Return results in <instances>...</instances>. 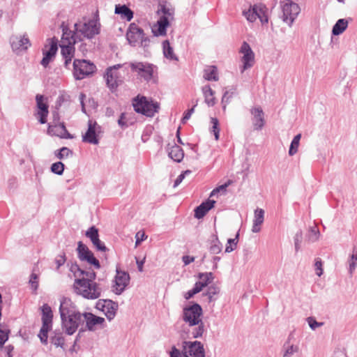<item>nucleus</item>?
Here are the masks:
<instances>
[{"instance_id": "nucleus-1", "label": "nucleus", "mask_w": 357, "mask_h": 357, "mask_svg": "<svg viewBox=\"0 0 357 357\" xmlns=\"http://www.w3.org/2000/svg\"><path fill=\"white\" fill-rule=\"evenodd\" d=\"M96 278V273L93 271H89L86 277L75 279L73 284L75 294L89 300L100 297L102 288L94 281Z\"/></svg>"}, {"instance_id": "nucleus-2", "label": "nucleus", "mask_w": 357, "mask_h": 357, "mask_svg": "<svg viewBox=\"0 0 357 357\" xmlns=\"http://www.w3.org/2000/svg\"><path fill=\"white\" fill-rule=\"evenodd\" d=\"M202 315V308L197 303L187 306L183 310L182 319L183 321L189 326H197L192 331V337L194 338L202 337L205 331L204 324L201 318Z\"/></svg>"}, {"instance_id": "nucleus-3", "label": "nucleus", "mask_w": 357, "mask_h": 357, "mask_svg": "<svg viewBox=\"0 0 357 357\" xmlns=\"http://www.w3.org/2000/svg\"><path fill=\"white\" fill-rule=\"evenodd\" d=\"M157 13L160 18L157 24L153 26L152 32L155 36H165L167 32V27L174 19V8L169 3H161L159 5Z\"/></svg>"}, {"instance_id": "nucleus-4", "label": "nucleus", "mask_w": 357, "mask_h": 357, "mask_svg": "<svg viewBox=\"0 0 357 357\" xmlns=\"http://www.w3.org/2000/svg\"><path fill=\"white\" fill-rule=\"evenodd\" d=\"M100 23L98 20H89L88 22H79L74 24L72 36L77 42L84 38H92L100 32Z\"/></svg>"}, {"instance_id": "nucleus-5", "label": "nucleus", "mask_w": 357, "mask_h": 357, "mask_svg": "<svg viewBox=\"0 0 357 357\" xmlns=\"http://www.w3.org/2000/svg\"><path fill=\"white\" fill-rule=\"evenodd\" d=\"M61 27L63 31L60 44L61 52L64 59V65L66 67H68L74 56V45L77 41L72 36V30L69 29L64 22L61 24Z\"/></svg>"}, {"instance_id": "nucleus-6", "label": "nucleus", "mask_w": 357, "mask_h": 357, "mask_svg": "<svg viewBox=\"0 0 357 357\" xmlns=\"http://www.w3.org/2000/svg\"><path fill=\"white\" fill-rule=\"evenodd\" d=\"M124 64H116L109 67L105 73V79L107 86L112 92L115 91L123 82V75L127 72L128 68Z\"/></svg>"}, {"instance_id": "nucleus-7", "label": "nucleus", "mask_w": 357, "mask_h": 357, "mask_svg": "<svg viewBox=\"0 0 357 357\" xmlns=\"http://www.w3.org/2000/svg\"><path fill=\"white\" fill-rule=\"evenodd\" d=\"M183 344V352H181L175 347H173L169 357H206L202 342L199 341L184 342Z\"/></svg>"}, {"instance_id": "nucleus-8", "label": "nucleus", "mask_w": 357, "mask_h": 357, "mask_svg": "<svg viewBox=\"0 0 357 357\" xmlns=\"http://www.w3.org/2000/svg\"><path fill=\"white\" fill-rule=\"evenodd\" d=\"M281 19L289 26H291L301 13L299 5L291 0H284L280 3Z\"/></svg>"}, {"instance_id": "nucleus-9", "label": "nucleus", "mask_w": 357, "mask_h": 357, "mask_svg": "<svg viewBox=\"0 0 357 357\" xmlns=\"http://www.w3.org/2000/svg\"><path fill=\"white\" fill-rule=\"evenodd\" d=\"M41 311L43 324L38 336L43 344H47L48 340L47 334L52 327L53 312L47 304H44L41 307Z\"/></svg>"}, {"instance_id": "nucleus-10", "label": "nucleus", "mask_w": 357, "mask_h": 357, "mask_svg": "<svg viewBox=\"0 0 357 357\" xmlns=\"http://www.w3.org/2000/svg\"><path fill=\"white\" fill-rule=\"evenodd\" d=\"M133 107L135 111L146 116L151 117L159 109L157 102L149 101L146 97H137L134 99Z\"/></svg>"}, {"instance_id": "nucleus-11", "label": "nucleus", "mask_w": 357, "mask_h": 357, "mask_svg": "<svg viewBox=\"0 0 357 357\" xmlns=\"http://www.w3.org/2000/svg\"><path fill=\"white\" fill-rule=\"evenodd\" d=\"M126 38L129 44L133 47L140 45L146 47L149 43V39L144 37V31L135 23H131L126 33Z\"/></svg>"}, {"instance_id": "nucleus-12", "label": "nucleus", "mask_w": 357, "mask_h": 357, "mask_svg": "<svg viewBox=\"0 0 357 357\" xmlns=\"http://www.w3.org/2000/svg\"><path fill=\"white\" fill-rule=\"evenodd\" d=\"M131 70L136 73L137 77L147 82L153 79L155 67L147 62H132L129 64Z\"/></svg>"}, {"instance_id": "nucleus-13", "label": "nucleus", "mask_w": 357, "mask_h": 357, "mask_svg": "<svg viewBox=\"0 0 357 357\" xmlns=\"http://www.w3.org/2000/svg\"><path fill=\"white\" fill-rule=\"evenodd\" d=\"M95 70V65L86 60L75 59L73 62V75L77 80L85 78L92 74Z\"/></svg>"}, {"instance_id": "nucleus-14", "label": "nucleus", "mask_w": 357, "mask_h": 357, "mask_svg": "<svg viewBox=\"0 0 357 357\" xmlns=\"http://www.w3.org/2000/svg\"><path fill=\"white\" fill-rule=\"evenodd\" d=\"M130 282V275L126 272L119 270L118 268L116 270V275L113 280L112 289L114 293L117 295L121 294Z\"/></svg>"}, {"instance_id": "nucleus-15", "label": "nucleus", "mask_w": 357, "mask_h": 357, "mask_svg": "<svg viewBox=\"0 0 357 357\" xmlns=\"http://www.w3.org/2000/svg\"><path fill=\"white\" fill-rule=\"evenodd\" d=\"M61 319L63 329L66 333L71 335L77 330L78 327L84 323L83 313L75 316H69Z\"/></svg>"}, {"instance_id": "nucleus-16", "label": "nucleus", "mask_w": 357, "mask_h": 357, "mask_svg": "<svg viewBox=\"0 0 357 357\" xmlns=\"http://www.w3.org/2000/svg\"><path fill=\"white\" fill-rule=\"evenodd\" d=\"M9 41L12 50L17 54L26 51L31 45L26 34L13 35Z\"/></svg>"}, {"instance_id": "nucleus-17", "label": "nucleus", "mask_w": 357, "mask_h": 357, "mask_svg": "<svg viewBox=\"0 0 357 357\" xmlns=\"http://www.w3.org/2000/svg\"><path fill=\"white\" fill-rule=\"evenodd\" d=\"M240 53L243 54L241 57L242 66H240L241 73H243L245 70L253 66L255 63V54L247 42L243 43L240 49Z\"/></svg>"}, {"instance_id": "nucleus-18", "label": "nucleus", "mask_w": 357, "mask_h": 357, "mask_svg": "<svg viewBox=\"0 0 357 357\" xmlns=\"http://www.w3.org/2000/svg\"><path fill=\"white\" fill-rule=\"evenodd\" d=\"M59 313L61 319L81 314L72 300L66 297H63L60 299Z\"/></svg>"}, {"instance_id": "nucleus-19", "label": "nucleus", "mask_w": 357, "mask_h": 357, "mask_svg": "<svg viewBox=\"0 0 357 357\" xmlns=\"http://www.w3.org/2000/svg\"><path fill=\"white\" fill-rule=\"evenodd\" d=\"M100 131L101 127L95 121L89 120L88 121V129L82 136V141L91 144H98L99 143L98 133Z\"/></svg>"}, {"instance_id": "nucleus-20", "label": "nucleus", "mask_w": 357, "mask_h": 357, "mask_svg": "<svg viewBox=\"0 0 357 357\" xmlns=\"http://www.w3.org/2000/svg\"><path fill=\"white\" fill-rule=\"evenodd\" d=\"M48 44L45 46L44 50H43V58L40 62L41 65L46 68L52 58L55 56L57 50V40L54 38H50L47 40Z\"/></svg>"}, {"instance_id": "nucleus-21", "label": "nucleus", "mask_w": 357, "mask_h": 357, "mask_svg": "<svg viewBox=\"0 0 357 357\" xmlns=\"http://www.w3.org/2000/svg\"><path fill=\"white\" fill-rule=\"evenodd\" d=\"M250 112L254 130H261L266 123L264 112L262 108L259 106L253 107L250 109Z\"/></svg>"}, {"instance_id": "nucleus-22", "label": "nucleus", "mask_w": 357, "mask_h": 357, "mask_svg": "<svg viewBox=\"0 0 357 357\" xmlns=\"http://www.w3.org/2000/svg\"><path fill=\"white\" fill-rule=\"evenodd\" d=\"M84 322H86V327L89 331H93L98 326L102 327L105 322L103 317H98L91 312L83 313Z\"/></svg>"}, {"instance_id": "nucleus-23", "label": "nucleus", "mask_w": 357, "mask_h": 357, "mask_svg": "<svg viewBox=\"0 0 357 357\" xmlns=\"http://www.w3.org/2000/svg\"><path fill=\"white\" fill-rule=\"evenodd\" d=\"M98 306H101L100 309L109 321L112 320L115 317L118 309V304L110 300H105L102 303L99 302Z\"/></svg>"}, {"instance_id": "nucleus-24", "label": "nucleus", "mask_w": 357, "mask_h": 357, "mask_svg": "<svg viewBox=\"0 0 357 357\" xmlns=\"http://www.w3.org/2000/svg\"><path fill=\"white\" fill-rule=\"evenodd\" d=\"M215 201L207 199L202 202L199 206L195 209V217L197 219H201L205 216L207 212L213 208Z\"/></svg>"}, {"instance_id": "nucleus-25", "label": "nucleus", "mask_w": 357, "mask_h": 357, "mask_svg": "<svg viewBox=\"0 0 357 357\" xmlns=\"http://www.w3.org/2000/svg\"><path fill=\"white\" fill-rule=\"evenodd\" d=\"M47 132L52 135L57 136L61 138H70V134L68 132L63 123L49 126Z\"/></svg>"}, {"instance_id": "nucleus-26", "label": "nucleus", "mask_w": 357, "mask_h": 357, "mask_svg": "<svg viewBox=\"0 0 357 357\" xmlns=\"http://www.w3.org/2000/svg\"><path fill=\"white\" fill-rule=\"evenodd\" d=\"M264 220V211L261 208H257L255 211L252 231L258 233L261 230V226Z\"/></svg>"}, {"instance_id": "nucleus-27", "label": "nucleus", "mask_w": 357, "mask_h": 357, "mask_svg": "<svg viewBox=\"0 0 357 357\" xmlns=\"http://www.w3.org/2000/svg\"><path fill=\"white\" fill-rule=\"evenodd\" d=\"M202 91L204 97V102L208 107H213L215 105V91L209 85L202 86Z\"/></svg>"}, {"instance_id": "nucleus-28", "label": "nucleus", "mask_w": 357, "mask_h": 357, "mask_svg": "<svg viewBox=\"0 0 357 357\" xmlns=\"http://www.w3.org/2000/svg\"><path fill=\"white\" fill-rule=\"evenodd\" d=\"M298 350V346L291 342V337L289 336L282 347V356L291 357L294 354L297 353Z\"/></svg>"}, {"instance_id": "nucleus-29", "label": "nucleus", "mask_w": 357, "mask_h": 357, "mask_svg": "<svg viewBox=\"0 0 357 357\" xmlns=\"http://www.w3.org/2000/svg\"><path fill=\"white\" fill-rule=\"evenodd\" d=\"M167 151L169 158L175 162H180L184 157L183 149L176 144H174L169 147Z\"/></svg>"}, {"instance_id": "nucleus-30", "label": "nucleus", "mask_w": 357, "mask_h": 357, "mask_svg": "<svg viewBox=\"0 0 357 357\" xmlns=\"http://www.w3.org/2000/svg\"><path fill=\"white\" fill-rule=\"evenodd\" d=\"M115 13L120 15L121 19L130 22L133 18V12L126 5H116Z\"/></svg>"}, {"instance_id": "nucleus-31", "label": "nucleus", "mask_w": 357, "mask_h": 357, "mask_svg": "<svg viewBox=\"0 0 357 357\" xmlns=\"http://www.w3.org/2000/svg\"><path fill=\"white\" fill-rule=\"evenodd\" d=\"M199 281L195 284L200 288L202 291L204 287H206L210 284L214 279L213 274L212 273H200L198 275Z\"/></svg>"}, {"instance_id": "nucleus-32", "label": "nucleus", "mask_w": 357, "mask_h": 357, "mask_svg": "<svg viewBox=\"0 0 357 357\" xmlns=\"http://www.w3.org/2000/svg\"><path fill=\"white\" fill-rule=\"evenodd\" d=\"M208 250L213 255H218L222 252V245L219 241L217 234L211 235Z\"/></svg>"}, {"instance_id": "nucleus-33", "label": "nucleus", "mask_w": 357, "mask_h": 357, "mask_svg": "<svg viewBox=\"0 0 357 357\" xmlns=\"http://www.w3.org/2000/svg\"><path fill=\"white\" fill-rule=\"evenodd\" d=\"M204 78L208 81H218L219 79L218 68L215 66H208L204 70Z\"/></svg>"}, {"instance_id": "nucleus-34", "label": "nucleus", "mask_w": 357, "mask_h": 357, "mask_svg": "<svg viewBox=\"0 0 357 357\" xmlns=\"http://www.w3.org/2000/svg\"><path fill=\"white\" fill-rule=\"evenodd\" d=\"M255 10H256V16L257 18H259L261 22V24H266L268 22V8L267 7L262 4H255Z\"/></svg>"}, {"instance_id": "nucleus-35", "label": "nucleus", "mask_w": 357, "mask_h": 357, "mask_svg": "<svg viewBox=\"0 0 357 357\" xmlns=\"http://www.w3.org/2000/svg\"><path fill=\"white\" fill-rule=\"evenodd\" d=\"M348 273L352 275L357 268V247H354L348 259Z\"/></svg>"}, {"instance_id": "nucleus-36", "label": "nucleus", "mask_w": 357, "mask_h": 357, "mask_svg": "<svg viewBox=\"0 0 357 357\" xmlns=\"http://www.w3.org/2000/svg\"><path fill=\"white\" fill-rule=\"evenodd\" d=\"M162 50L164 56L169 61H178V56L175 54L173 47L170 45L169 42L166 40L162 43Z\"/></svg>"}, {"instance_id": "nucleus-37", "label": "nucleus", "mask_w": 357, "mask_h": 357, "mask_svg": "<svg viewBox=\"0 0 357 357\" xmlns=\"http://www.w3.org/2000/svg\"><path fill=\"white\" fill-rule=\"evenodd\" d=\"M348 26V22L345 19L338 20L333 27L332 33L335 36H338L344 32Z\"/></svg>"}, {"instance_id": "nucleus-38", "label": "nucleus", "mask_w": 357, "mask_h": 357, "mask_svg": "<svg viewBox=\"0 0 357 357\" xmlns=\"http://www.w3.org/2000/svg\"><path fill=\"white\" fill-rule=\"evenodd\" d=\"M77 251L78 258L81 261L84 260V259H85L86 256L92 253V252L88 248V247L86 245L83 244L82 241L78 242Z\"/></svg>"}, {"instance_id": "nucleus-39", "label": "nucleus", "mask_w": 357, "mask_h": 357, "mask_svg": "<svg viewBox=\"0 0 357 357\" xmlns=\"http://www.w3.org/2000/svg\"><path fill=\"white\" fill-rule=\"evenodd\" d=\"M64 337L63 334L60 331H55L54 335L51 337V342L56 347H63L64 345Z\"/></svg>"}, {"instance_id": "nucleus-40", "label": "nucleus", "mask_w": 357, "mask_h": 357, "mask_svg": "<svg viewBox=\"0 0 357 357\" xmlns=\"http://www.w3.org/2000/svg\"><path fill=\"white\" fill-rule=\"evenodd\" d=\"M301 135L298 134L293 138L289 149V155L292 156L298 152Z\"/></svg>"}, {"instance_id": "nucleus-41", "label": "nucleus", "mask_w": 357, "mask_h": 357, "mask_svg": "<svg viewBox=\"0 0 357 357\" xmlns=\"http://www.w3.org/2000/svg\"><path fill=\"white\" fill-rule=\"evenodd\" d=\"M70 271L73 273L75 278H82L86 277V273L88 271L82 270L77 264H72L70 266Z\"/></svg>"}, {"instance_id": "nucleus-42", "label": "nucleus", "mask_w": 357, "mask_h": 357, "mask_svg": "<svg viewBox=\"0 0 357 357\" xmlns=\"http://www.w3.org/2000/svg\"><path fill=\"white\" fill-rule=\"evenodd\" d=\"M37 110H48V105L44 96L37 94L36 96Z\"/></svg>"}, {"instance_id": "nucleus-43", "label": "nucleus", "mask_w": 357, "mask_h": 357, "mask_svg": "<svg viewBox=\"0 0 357 357\" xmlns=\"http://www.w3.org/2000/svg\"><path fill=\"white\" fill-rule=\"evenodd\" d=\"M255 6H251L247 11H243V15L250 22H253L257 20Z\"/></svg>"}, {"instance_id": "nucleus-44", "label": "nucleus", "mask_w": 357, "mask_h": 357, "mask_svg": "<svg viewBox=\"0 0 357 357\" xmlns=\"http://www.w3.org/2000/svg\"><path fill=\"white\" fill-rule=\"evenodd\" d=\"M238 238V234L236 235L234 238H229L225 248V252L229 253L236 248Z\"/></svg>"}, {"instance_id": "nucleus-45", "label": "nucleus", "mask_w": 357, "mask_h": 357, "mask_svg": "<svg viewBox=\"0 0 357 357\" xmlns=\"http://www.w3.org/2000/svg\"><path fill=\"white\" fill-rule=\"evenodd\" d=\"M235 89H234L232 91H226L223 96L222 98V103L223 104L222 109L223 111H225L227 104H229L230 99L233 97V95L234 94Z\"/></svg>"}, {"instance_id": "nucleus-46", "label": "nucleus", "mask_w": 357, "mask_h": 357, "mask_svg": "<svg viewBox=\"0 0 357 357\" xmlns=\"http://www.w3.org/2000/svg\"><path fill=\"white\" fill-rule=\"evenodd\" d=\"M211 123L212 124L211 131L214 134L215 140H218L220 135L219 121L216 118H211Z\"/></svg>"}, {"instance_id": "nucleus-47", "label": "nucleus", "mask_w": 357, "mask_h": 357, "mask_svg": "<svg viewBox=\"0 0 357 357\" xmlns=\"http://www.w3.org/2000/svg\"><path fill=\"white\" fill-rule=\"evenodd\" d=\"M83 261H86L88 264L93 265L96 269H99L100 268V264L99 261L94 257L93 252L89 255L86 256Z\"/></svg>"}, {"instance_id": "nucleus-48", "label": "nucleus", "mask_w": 357, "mask_h": 357, "mask_svg": "<svg viewBox=\"0 0 357 357\" xmlns=\"http://www.w3.org/2000/svg\"><path fill=\"white\" fill-rule=\"evenodd\" d=\"M64 170V165L61 162H56L52 165L51 171L58 175H61Z\"/></svg>"}, {"instance_id": "nucleus-49", "label": "nucleus", "mask_w": 357, "mask_h": 357, "mask_svg": "<svg viewBox=\"0 0 357 357\" xmlns=\"http://www.w3.org/2000/svg\"><path fill=\"white\" fill-rule=\"evenodd\" d=\"M86 236L92 241L99 238L98 230L94 226L91 227L86 232Z\"/></svg>"}, {"instance_id": "nucleus-50", "label": "nucleus", "mask_w": 357, "mask_h": 357, "mask_svg": "<svg viewBox=\"0 0 357 357\" xmlns=\"http://www.w3.org/2000/svg\"><path fill=\"white\" fill-rule=\"evenodd\" d=\"M48 114L49 110H37L35 115L41 124H45L47 122Z\"/></svg>"}, {"instance_id": "nucleus-51", "label": "nucleus", "mask_w": 357, "mask_h": 357, "mask_svg": "<svg viewBox=\"0 0 357 357\" xmlns=\"http://www.w3.org/2000/svg\"><path fill=\"white\" fill-rule=\"evenodd\" d=\"M58 153H56V156L59 159H64L68 158L70 155L72 154V151L67 147H62L61 149L57 151Z\"/></svg>"}, {"instance_id": "nucleus-52", "label": "nucleus", "mask_w": 357, "mask_h": 357, "mask_svg": "<svg viewBox=\"0 0 357 357\" xmlns=\"http://www.w3.org/2000/svg\"><path fill=\"white\" fill-rule=\"evenodd\" d=\"M320 236L319 231L317 229L316 227H311L310 230V234H309V240L315 242L317 241Z\"/></svg>"}, {"instance_id": "nucleus-53", "label": "nucleus", "mask_w": 357, "mask_h": 357, "mask_svg": "<svg viewBox=\"0 0 357 357\" xmlns=\"http://www.w3.org/2000/svg\"><path fill=\"white\" fill-rule=\"evenodd\" d=\"M303 239V233L301 231H297V233L295 234V236L294 238V245H295V250L296 252H298L300 249L301 243L302 242Z\"/></svg>"}, {"instance_id": "nucleus-54", "label": "nucleus", "mask_w": 357, "mask_h": 357, "mask_svg": "<svg viewBox=\"0 0 357 357\" xmlns=\"http://www.w3.org/2000/svg\"><path fill=\"white\" fill-rule=\"evenodd\" d=\"M323 264L320 259H317L314 263V268L316 275L319 277L323 275Z\"/></svg>"}, {"instance_id": "nucleus-55", "label": "nucleus", "mask_w": 357, "mask_h": 357, "mask_svg": "<svg viewBox=\"0 0 357 357\" xmlns=\"http://www.w3.org/2000/svg\"><path fill=\"white\" fill-rule=\"evenodd\" d=\"M201 290H200V288L198 287L196 284H195L194 287L188 291L185 295H184V297L186 300H188L190 298H191L192 297H193L196 294L200 292Z\"/></svg>"}, {"instance_id": "nucleus-56", "label": "nucleus", "mask_w": 357, "mask_h": 357, "mask_svg": "<svg viewBox=\"0 0 357 357\" xmlns=\"http://www.w3.org/2000/svg\"><path fill=\"white\" fill-rule=\"evenodd\" d=\"M307 323L309 324V326L312 330H315L318 327H320L323 326V322H318L313 317H308L307 319Z\"/></svg>"}, {"instance_id": "nucleus-57", "label": "nucleus", "mask_w": 357, "mask_h": 357, "mask_svg": "<svg viewBox=\"0 0 357 357\" xmlns=\"http://www.w3.org/2000/svg\"><path fill=\"white\" fill-rule=\"evenodd\" d=\"M92 243L99 251L105 252L107 250L105 244L99 239V238L92 241Z\"/></svg>"}, {"instance_id": "nucleus-58", "label": "nucleus", "mask_w": 357, "mask_h": 357, "mask_svg": "<svg viewBox=\"0 0 357 357\" xmlns=\"http://www.w3.org/2000/svg\"><path fill=\"white\" fill-rule=\"evenodd\" d=\"M197 100H196L195 104L193 105V107L191 109L187 110L184 113L183 117L181 120L183 123H185L188 119H190V118L191 117V115L194 113L195 107L197 106Z\"/></svg>"}, {"instance_id": "nucleus-59", "label": "nucleus", "mask_w": 357, "mask_h": 357, "mask_svg": "<svg viewBox=\"0 0 357 357\" xmlns=\"http://www.w3.org/2000/svg\"><path fill=\"white\" fill-rule=\"evenodd\" d=\"M191 171L190 170H185V172H183V173H181L177 178L174 181V187L176 188L177 187L182 181L184 179V178L185 177L186 175H189L191 174Z\"/></svg>"}, {"instance_id": "nucleus-60", "label": "nucleus", "mask_w": 357, "mask_h": 357, "mask_svg": "<svg viewBox=\"0 0 357 357\" xmlns=\"http://www.w3.org/2000/svg\"><path fill=\"white\" fill-rule=\"evenodd\" d=\"M38 275L36 273H32L30 277L29 283L31 285V287L36 290L38 287Z\"/></svg>"}, {"instance_id": "nucleus-61", "label": "nucleus", "mask_w": 357, "mask_h": 357, "mask_svg": "<svg viewBox=\"0 0 357 357\" xmlns=\"http://www.w3.org/2000/svg\"><path fill=\"white\" fill-rule=\"evenodd\" d=\"M135 238H136L135 245L137 246L143 241H144L147 238V236L145 235V234L144 232L138 231L136 234Z\"/></svg>"}, {"instance_id": "nucleus-62", "label": "nucleus", "mask_w": 357, "mask_h": 357, "mask_svg": "<svg viewBox=\"0 0 357 357\" xmlns=\"http://www.w3.org/2000/svg\"><path fill=\"white\" fill-rule=\"evenodd\" d=\"M65 262H66L65 255L63 254V255H59L55 259V263L56 264V268L59 269L62 265L64 264Z\"/></svg>"}, {"instance_id": "nucleus-63", "label": "nucleus", "mask_w": 357, "mask_h": 357, "mask_svg": "<svg viewBox=\"0 0 357 357\" xmlns=\"http://www.w3.org/2000/svg\"><path fill=\"white\" fill-rule=\"evenodd\" d=\"M125 114L122 113L118 120V124L121 128H126L128 126V123L124 121Z\"/></svg>"}, {"instance_id": "nucleus-64", "label": "nucleus", "mask_w": 357, "mask_h": 357, "mask_svg": "<svg viewBox=\"0 0 357 357\" xmlns=\"http://www.w3.org/2000/svg\"><path fill=\"white\" fill-rule=\"evenodd\" d=\"M182 260L185 265H188L195 261V257L185 255L182 257Z\"/></svg>"}]
</instances>
